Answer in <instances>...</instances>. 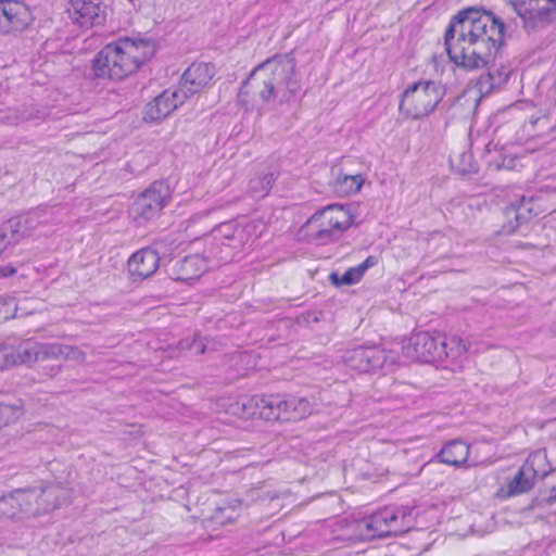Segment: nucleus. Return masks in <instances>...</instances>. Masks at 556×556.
<instances>
[{
  "instance_id": "nucleus-8",
  "label": "nucleus",
  "mask_w": 556,
  "mask_h": 556,
  "mask_svg": "<svg viewBox=\"0 0 556 556\" xmlns=\"http://www.w3.org/2000/svg\"><path fill=\"white\" fill-rule=\"evenodd\" d=\"M26 497L33 507L30 517L50 513L60 506L70 503L72 492L61 484H40L25 489Z\"/></svg>"
},
{
  "instance_id": "nucleus-41",
  "label": "nucleus",
  "mask_w": 556,
  "mask_h": 556,
  "mask_svg": "<svg viewBox=\"0 0 556 556\" xmlns=\"http://www.w3.org/2000/svg\"><path fill=\"white\" fill-rule=\"evenodd\" d=\"M128 1L135 5V2H136L137 0H128Z\"/></svg>"
},
{
  "instance_id": "nucleus-35",
  "label": "nucleus",
  "mask_w": 556,
  "mask_h": 556,
  "mask_svg": "<svg viewBox=\"0 0 556 556\" xmlns=\"http://www.w3.org/2000/svg\"><path fill=\"white\" fill-rule=\"evenodd\" d=\"M551 488L547 485L546 489L540 491L541 501L547 504H552L556 501V495H553Z\"/></svg>"
},
{
  "instance_id": "nucleus-27",
  "label": "nucleus",
  "mask_w": 556,
  "mask_h": 556,
  "mask_svg": "<svg viewBox=\"0 0 556 556\" xmlns=\"http://www.w3.org/2000/svg\"><path fill=\"white\" fill-rule=\"evenodd\" d=\"M275 180V172H260L253 178L250 179L249 192L255 199H263L271 189Z\"/></svg>"
},
{
  "instance_id": "nucleus-22",
  "label": "nucleus",
  "mask_w": 556,
  "mask_h": 556,
  "mask_svg": "<svg viewBox=\"0 0 556 556\" xmlns=\"http://www.w3.org/2000/svg\"><path fill=\"white\" fill-rule=\"evenodd\" d=\"M41 211H35L29 213L25 217L12 218L7 223L0 225L1 228L7 229V236L11 235L9 242H17L20 239L29 236L31 231L37 227L41 217Z\"/></svg>"
},
{
  "instance_id": "nucleus-6",
  "label": "nucleus",
  "mask_w": 556,
  "mask_h": 556,
  "mask_svg": "<svg viewBox=\"0 0 556 556\" xmlns=\"http://www.w3.org/2000/svg\"><path fill=\"white\" fill-rule=\"evenodd\" d=\"M412 526V510L408 507L388 506L358 520L355 527L362 540H372L405 533Z\"/></svg>"
},
{
  "instance_id": "nucleus-21",
  "label": "nucleus",
  "mask_w": 556,
  "mask_h": 556,
  "mask_svg": "<svg viewBox=\"0 0 556 556\" xmlns=\"http://www.w3.org/2000/svg\"><path fill=\"white\" fill-rule=\"evenodd\" d=\"M520 16L547 21L556 15V0H510Z\"/></svg>"
},
{
  "instance_id": "nucleus-5",
  "label": "nucleus",
  "mask_w": 556,
  "mask_h": 556,
  "mask_svg": "<svg viewBox=\"0 0 556 556\" xmlns=\"http://www.w3.org/2000/svg\"><path fill=\"white\" fill-rule=\"evenodd\" d=\"M351 212L340 204H332L314 213L302 226L304 237L316 244L336 240L352 224Z\"/></svg>"
},
{
  "instance_id": "nucleus-34",
  "label": "nucleus",
  "mask_w": 556,
  "mask_h": 556,
  "mask_svg": "<svg viewBox=\"0 0 556 556\" xmlns=\"http://www.w3.org/2000/svg\"><path fill=\"white\" fill-rule=\"evenodd\" d=\"M180 345L182 349L191 350L195 349L197 353L203 354L205 352V345L201 342H197L195 340L189 342L188 340L181 341Z\"/></svg>"
},
{
  "instance_id": "nucleus-30",
  "label": "nucleus",
  "mask_w": 556,
  "mask_h": 556,
  "mask_svg": "<svg viewBox=\"0 0 556 556\" xmlns=\"http://www.w3.org/2000/svg\"><path fill=\"white\" fill-rule=\"evenodd\" d=\"M62 357L81 364L86 361V353L78 346L63 344Z\"/></svg>"
},
{
  "instance_id": "nucleus-16",
  "label": "nucleus",
  "mask_w": 556,
  "mask_h": 556,
  "mask_svg": "<svg viewBox=\"0 0 556 556\" xmlns=\"http://www.w3.org/2000/svg\"><path fill=\"white\" fill-rule=\"evenodd\" d=\"M214 74L211 63L194 62L184 72L178 89L188 99L207 86Z\"/></svg>"
},
{
  "instance_id": "nucleus-2",
  "label": "nucleus",
  "mask_w": 556,
  "mask_h": 556,
  "mask_svg": "<svg viewBox=\"0 0 556 556\" xmlns=\"http://www.w3.org/2000/svg\"><path fill=\"white\" fill-rule=\"evenodd\" d=\"M255 230L253 223H222L210 233L194 241V248L202 247V253L173 260L167 265L168 276L176 281H189L203 275L210 265H219L233 260L251 240Z\"/></svg>"
},
{
  "instance_id": "nucleus-10",
  "label": "nucleus",
  "mask_w": 556,
  "mask_h": 556,
  "mask_svg": "<svg viewBox=\"0 0 556 556\" xmlns=\"http://www.w3.org/2000/svg\"><path fill=\"white\" fill-rule=\"evenodd\" d=\"M403 350L408 357L424 363L441 362L447 354L443 337L427 331L410 336Z\"/></svg>"
},
{
  "instance_id": "nucleus-20",
  "label": "nucleus",
  "mask_w": 556,
  "mask_h": 556,
  "mask_svg": "<svg viewBox=\"0 0 556 556\" xmlns=\"http://www.w3.org/2000/svg\"><path fill=\"white\" fill-rule=\"evenodd\" d=\"M160 266L156 251L144 248L135 252L128 260V270L132 277L144 279L152 276Z\"/></svg>"
},
{
  "instance_id": "nucleus-11",
  "label": "nucleus",
  "mask_w": 556,
  "mask_h": 556,
  "mask_svg": "<svg viewBox=\"0 0 556 556\" xmlns=\"http://www.w3.org/2000/svg\"><path fill=\"white\" fill-rule=\"evenodd\" d=\"M545 459L546 455L542 451L530 454L515 476L507 481L506 485L497 490L496 495L501 498H507L529 492L533 488L535 478L539 475L536 466Z\"/></svg>"
},
{
  "instance_id": "nucleus-17",
  "label": "nucleus",
  "mask_w": 556,
  "mask_h": 556,
  "mask_svg": "<svg viewBox=\"0 0 556 556\" xmlns=\"http://www.w3.org/2000/svg\"><path fill=\"white\" fill-rule=\"evenodd\" d=\"M67 13L73 23L89 27L102 23L104 10L100 0H75L71 2Z\"/></svg>"
},
{
  "instance_id": "nucleus-12",
  "label": "nucleus",
  "mask_w": 556,
  "mask_h": 556,
  "mask_svg": "<svg viewBox=\"0 0 556 556\" xmlns=\"http://www.w3.org/2000/svg\"><path fill=\"white\" fill-rule=\"evenodd\" d=\"M237 405L245 417L258 416L268 421H281L282 397L280 395H253L241 397Z\"/></svg>"
},
{
  "instance_id": "nucleus-29",
  "label": "nucleus",
  "mask_w": 556,
  "mask_h": 556,
  "mask_svg": "<svg viewBox=\"0 0 556 556\" xmlns=\"http://www.w3.org/2000/svg\"><path fill=\"white\" fill-rule=\"evenodd\" d=\"M443 342L445 345V350H447L446 358H456L468 351L467 342L459 337H443Z\"/></svg>"
},
{
  "instance_id": "nucleus-15",
  "label": "nucleus",
  "mask_w": 556,
  "mask_h": 556,
  "mask_svg": "<svg viewBox=\"0 0 556 556\" xmlns=\"http://www.w3.org/2000/svg\"><path fill=\"white\" fill-rule=\"evenodd\" d=\"M27 5L18 1H0V30L3 33L21 31L31 22Z\"/></svg>"
},
{
  "instance_id": "nucleus-4",
  "label": "nucleus",
  "mask_w": 556,
  "mask_h": 556,
  "mask_svg": "<svg viewBox=\"0 0 556 556\" xmlns=\"http://www.w3.org/2000/svg\"><path fill=\"white\" fill-rule=\"evenodd\" d=\"M155 45L147 38L121 37L105 45L91 63L96 77L122 80L136 73L155 53Z\"/></svg>"
},
{
  "instance_id": "nucleus-26",
  "label": "nucleus",
  "mask_w": 556,
  "mask_h": 556,
  "mask_svg": "<svg viewBox=\"0 0 556 556\" xmlns=\"http://www.w3.org/2000/svg\"><path fill=\"white\" fill-rule=\"evenodd\" d=\"M378 263V258L374 255H369L362 264L351 267L348 270H345L344 274L341 276L332 273L330 275V280L336 286H352L357 283L362 277L364 276L365 271L374 267Z\"/></svg>"
},
{
  "instance_id": "nucleus-19",
  "label": "nucleus",
  "mask_w": 556,
  "mask_h": 556,
  "mask_svg": "<svg viewBox=\"0 0 556 556\" xmlns=\"http://www.w3.org/2000/svg\"><path fill=\"white\" fill-rule=\"evenodd\" d=\"M62 346L61 343H39L29 339L20 341L18 352L24 357V364H30L62 357Z\"/></svg>"
},
{
  "instance_id": "nucleus-36",
  "label": "nucleus",
  "mask_w": 556,
  "mask_h": 556,
  "mask_svg": "<svg viewBox=\"0 0 556 556\" xmlns=\"http://www.w3.org/2000/svg\"><path fill=\"white\" fill-rule=\"evenodd\" d=\"M542 476L549 477V478H556V468L551 471H543ZM548 486L551 488L552 492H554L553 495H556V482L551 483Z\"/></svg>"
},
{
  "instance_id": "nucleus-32",
  "label": "nucleus",
  "mask_w": 556,
  "mask_h": 556,
  "mask_svg": "<svg viewBox=\"0 0 556 556\" xmlns=\"http://www.w3.org/2000/svg\"><path fill=\"white\" fill-rule=\"evenodd\" d=\"M15 410L12 406L0 404V427L5 426L14 419Z\"/></svg>"
},
{
  "instance_id": "nucleus-24",
  "label": "nucleus",
  "mask_w": 556,
  "mask_h": 556,
  "mask_svg": "<svg viewBox=\"0 0 556 556\" xmlns=\"http://www.w3.org/2000/svg\"><path fill=\"white\" fill-rule=\"evenodd\" d=\"M281 421L301 420L312 413V405L305 397L290 396L282 399Z\"/></svg>"
},
{
  "instance_id": "nucleus-33",
  "label": "nucleus",
  "mask_w": 556,
  "mask_h": 556,
  "mask_svg": "<svg viewBox=\"0 0 556 556\" xmlns=\"http://www.w3.org/2000/svg\"><path fill=\"white\" fill-rule=\"evenodd\" d=\"M344 182L349 185L351 191H358L363 185V178L361 175L345 176Z\"/></svg>"
},
{
  "instance_id": "nucleus-7",
  "label": "nucleus",
  "mask_w": 556,
  "mask_h": 556,
  "mask_svg": "<svg viewBox=\"0 0 556 556\" xmlns=\"http://www.w3.org/2000/svg\"><path fill=\"white\" fill-rule=\"evenodd\" d=\"M441 85L432 80L419 81L408 87L402 94L400 111L413 119L428 116L442 100Z\"/></svg>"
},
{
  "instance_id": "nucleus-40",
  "label": "nucleus",
  "mask_w": 556,
  "mask_h": 556,
  "mask_svg": "<svg viewBox=\"0 0 556 556\" xmlns=\"http://www.w3.org/2000/svg\"><path fill=\"white\" fill-rule=\"evenodd\" d=\"M549 479V477H547ZM552 483H556V478H551Z\"/></svg>"
},
{
  "instance_id": "nucleus-14",
  "label": "nucleus",
  "mask_w": 556,
  "mask_h": 556,
  "mask_svg": "<svg viewBox=\"0 0 556 556\" xmlns=\"http://www.w3.org/2000/svg\"><path fill=\"white\" fill-rule=\"evenodd\" d=\"M185 101V94L178 88L166 89L147 103L143 110V119L147 122L162 121Z\"/></svg>"
},
{
  "instance_id": "nucleus-31",
  "label": "nucleus",
  "mask_w": 556,
  "mask_h": 556,
  "mask_svg": "<svg viewBox=\"0 0 556 556\" xmlns=\"http://www.w3.org/2000/svg\"><path fill=\"white\" fill-rule=\"evenodd\" d=\"M16 305L13 298H0V321L14 316Z\"/></svg>"
},
{
  "instance_id": "nucleus-37",
  "label": "nucleus",
  "mask_w": 556,
  "mask_h": 556,
  "mask_svg": "<svg viewBox=\"0 0 556 556\" xmlns=\"http://www.w3.org/2000/svg\"><path fill=\"white\" fill-rule=\"evenodd\" d=\"M15 268L13 266H2L0 267V276L9 277L15 274Z\"/></svg>"
},
{
  "instance_id": "nucleus-28",
  "label": "nucleus",
  "mask_w": 556,
  "mask_h": 556,
  "mask_svg": "<svg viewBox=\"0 0 556 556\" xmlns=\"http://www.w3.org/2000/svg\"><path fill=\"white\" fill-rule=\"evenodd\" d=\"M20 342L10 343L3 342L0 343V370L14 365H23L24 357L18 352Z\"/></svg>"
},
{
  "instance_id": "nucleus-25",
  "label": "nucleus",
  "mask_w": 556,
  "mask_h": 556,
  "mask_svg": "<svg viewBox=\"0 0 556 556\" xmlns=\"http://www.w3.org/2000/svg\"><path fill=\"white\" fill-rule=\"evenodd\" d=\"M469 456V446L462 440L447 442L437 455L439 460L451 466L463 465Z\"/></svg>"
},
{
  "instance_id": "nucleus-39",
  "label": "nucleus",
  "mask_w": 556,
  "mask_h": 556,
  "mask_svg": "<svg viewBox=\"0 0 556 556\" xmlns=\"http://www.w3.org/2000/svg\"><path fill=\"white\" fill-rule=\"evenodd\" d=\"M553 408L556 410V399L553 401Z\"/></svg>"
},
{
  "instance_id": "nucleus-1",
  "label": "nucleus",
  "mask_w": 556,
  "mask_h": 556,
  "mask_svg": "<svg viewBox=\"0 0 556 556\" xmlns=\"http://www.w3.org/2000/svg\"><path fill=\"white\" fill-rule=\"evenodd\" d=\"M505 42V24L491 11L469 7L452 17L444 34L450 60L466 71L489 67Z\"/></svg>"
},
{
  "instance_id": "nucleus-18",
  "label": "nucleus",
  "mask_w": 556,
  "mask_h": 556,
  "mask_svg": "<svg viewBox=\"0 0 556 556\" xmlns=\"http://www.w3.org/2000/svg\"><path fill=\"white\" fill-rule=\"evenodd\" d=\"M26 497L25 489H16L0 497V519L29 518L33 507Z\"/></svg>"
},
{
  "instance_id": "nucleus-3",
  "label": "nucleus",
  "mask_w": 556,
  "mask_h": 556,
  "mask_svg": "<svg viewBox=\"0 0 556 556\" xmlns=\"http://www.w3.org/2000/svg\"><path fill=\"white\" fill-rule=\"evenodd\" d=\"M301 90V75L290 53L277 54L256 66L239 91L245 109L258 103H289Z\"/></svg>"
},
{
  "instance_id": "nucleus-38",
  "label": "nucleus",
  "mask_w": 556,
  "mask_h": 556,
  "mask_svg": "<svg viewBox=\"0 0 556 556\" xmlns=\"http://www.w3.org/2000/svg\"><path fill=\"white\" fill-rule=\"evenodd\" d=\"M276 497H277V495H275V494L268 495V498H269V500H274V498H276Z\"/></svg>"
},
{
  "instance_id": "nucleus-9",
  "label": "nucleus",
  "mask_w": 556,
  "mask_h": 556,
  "mask_svg": "<svg viewBox=\"0 0 556 556\" xmlns=\"http://www.w3.org/2000/svg\"><path fill=\"white\" fill-rule=\"evenodd\" d=\"M168 198V187L156 181L144 190L131 204L128 214L138 225H143L152 219L164 206Z\"/></svg>"
},
{
  "instance_id": "nucleus-23",
  "label": "nucleus",
  "mask_w": 556,
  "mask_h": 556,
  "mask_svg": "<svg viewBox=\"0 0 556 556\" xmlns=\"http://www.w3.org/2000/svg\"><path fill=\"white\" fill-rule=\"evenodd\" d=\"M530 202L531 199L527 201L526 198L522 197L518 205L510 204L505 208L504 216L506 223L503 224L500 230L502 235L515 232L522 222L528 220L532 216V207L529 206Z\"/></svg>"
},
{
  "instance_id": "nucleus-13",
  "label": "nucleus",
  "mask_w": 556,
  "mask_h": 556,
  "mask_svg": "<svg viewBox=\"0 0 556 556\" xmlns=\"http://www.w3.org/2000/svg\"><path fill=\"white\" fill-rule=\"evenodd\" d=\"M348 367L361 372L382 368L386 362L384 351L378 346H357L348 350L343 355Z\"/></svg>"
}]
</instances>
